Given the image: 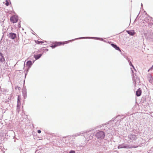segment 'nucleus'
Here are the masks:
<instances>
[{
    "mask_svg": "<svg viewBox=\"0 0 153 153\" xmlns=\"http://www.w3.org/2000/svg\"><path fill=\"white\" fill-rule=\"evenodd\" d=\"M4 58L2 54L1 53H0V61L3 62L4 61Z\"/></svg>",
    "mask_w": 153,
    "mask_h": 153,
    "instance_id": "10",
    "label": "nucleus"
},
{
    "mask_svg": "<svg viewBox=\"0 0 153 153\" xmlns=\"http://www.w3.org/2000/svg\"><path fill=\"white\" fill-rule=\"evenodd\" d=\"M42 56L41 54H39L37 55H35L34 56V57L36 59H37L40 58Z\"/></svg>",
    "mask_w": 153,
    "mask_h": 153,
    "instance_id": "9",
    "label": "nucleus"
},
{
    "mask_svg": "<svg viewBox=\"0 0 153 153\" xmlns=\"http://www.w3.org/2000/svg\"><path fill=\"white\" fill-rule=\"evenodd\" d=\"M18 18L17 16H13L10 18V21L13 23L16 22L18 21Z\"/></svg>",
    "mask_w": 153,
    "mask_h": 153,
    "instance_id": "3",
    "label": "nucleus"
},
{
    "mask_svg": "<svg viewBox=\"0 0 153 153\" xmlns=\"http://www.w3.org/2000/svg\"><path fill=\"white\" fill-rule=\"evenodd\" d=\"M69 42V41H66L63 42H56L52 45L51 46V47L53 48L58 46H60L62 45H64L65 44H67Z\"/></svg>",
    "mask_w": 153,
    "mask_h": 153,
    "instance_id": "2",
    "label": "nucleus"
},
{
    "mask_svg": "<svg viewBox=\"0 0 153 153\" xmlns=\"http://www.w3.org/2000/svg\"><path fill=\"white\" fill-rule=\"evenodd\" d=\"M96 137L100 140L103 139L105 136V133L103 131H99L96 134Z\"/></svg>",
    "mask_w": 153,
    "mask_h": 153,
    "instance_id": "1",
    "label": "nucleus"
},
{
    "mask_svg": "<svg viewBox=\"0 0 153 153\" xmlns=\"http://www.w3.org/2000/svg\"><path fill=\"white\" fill-rule=\"evenodd\" d=\"M126 31L127 33L130 35L133 36L135 33L134 30L131 31L127 30Z\"/></svg>",
    "mask_w": 153,
    "mask_h": 153,
    "instance_id": "8",
    "label": "nucleus"
},
{
    "mask_svg": "<svg viewBox=\"0 0 153 153\" xmlns=\"http://www.w3.org/2000/svg\"><path fill=\"white\" fill-rule=\"evenodd\" d=\"M8 36L9 38L13 39H15L16 37V34L12 33H10Z\"/></svg>",
    "mask_w": 153,
    "mask_h": 153,
    "instance_id": "4",
    "label": "nucleus"
},
{
    "mask_svg": "<svg viewBox=\"0 0 153 153\" xmlns=\"http://www.w3.org/2000/svg\"><path fill=\"white\" fill-rule=\"evenodd\" d=\"M118 149L120 148H126V146H122V145H120L118 147Z\"/></svg>",
    "mask_w": 153,
    "mask_h": 153,
    "instance_id": "13",
    "label": "nucleus"
},
{
    "mask_svg": "<svg viewBox=\"0 0 153 153\" xmlns=\"http://www.w3.org/2000/svg\"><path fill=\"white\" fill-rule=\"evenodd\" d=\"M132 66L133 67H134V66H133L132 65Z\"/></svg>",
    "mask_w": 153,
    "mask_h": 153,
    "instance_id": "18",
    "label": "nucleus"
},
{
    "mask_svg": "<svg viewBox=\"0 0 153 153\" xmlns=\"http://www.w3.org/2000/svg\"><path fill=\"white\" fill-rule=\"evenodd\" d=\"M18 101H19V99H18Z\"/></svg>",
    "mask_w": 153,
    "mask_h": 153,
    "instance_id": "19",
    "label": "nucleus"
},
{
    "mask_svg": "<svg viewBox=\"0 0 153 153\" xmlns=\"http://www.w3.org/2000/svg\"><path fill=\"white\" fill-rule=\"evenodd\" d=\"M31 65L32 62L30 61H28L27 63V65L29 67H30Z\"/></svg>",
    "mask_w": 153,
    "mask_h": 153,
    "instance_id": "12",
    "label": "nucleus"
},
{
    "mask_svg": "<svg viewBox=\"0 0 153 153\" xmlns=\"http://www.w3.org/2000/svg\"><path fill=\"white\" fill-rule=\"evenodd\" d=\"M153 69V65L150 68V69L148 70V71H149L150 70H152Z\"/></svg>",
    "mask_w": 153,
    "mask_h": 153,
    "instance_id": "15",
    "label": "nucleus"
},
{
    "mask_svg": "<svg viewBox=\"0 0 153 153\" xmlns=\"http://www.w3.org/2000/svg\"><path fill=\"white\" fill-rule=\"evenodd\" d=\"M35 42L37 44H42L44 43V42L42 41H39L38 40H35Z\"/></svg>",
    "mask_w": 153,
    "mask_h": 153,
    "instance_id": "11",
    "label": "nucleus"
},
{
    "mask_svg": "<svg viewBox=\"0 0 153 153\" xmlns=\"http://www.w3.org/2000/svg\"><path fill=\"white\" fill-rule=\"evenodd\" d=\"M142 94V91L140 88H139L136 92V95L137 96H140Z\"/></svg>",
    "mask_w": 153,
    "mask_h": 153,
    "instance_id": "6",
    "label": "nucleus"
},
{
    "mask_svg": "<svg viewBox=\"0 0 153 153\" xmlns=\"http://www.w3.org/2000/svg\"><path fill=\"white\" fill-rule=\"evenodd\" d=\"M129 138L132 140H135L137 139L136 136L133 134H131L130 135Z\"/></svg>",
    "mask_w": 153,
    "mask_h": 153,
    "instance_id": "5",
    "label": "nucleus"
},
{
    "mask_svg": "<svg viewBox=\"0 0 153 153\" xmlns=\"http://www.w3.org/2000/svg\"><path fill=\"white\" fill-rule=\"evenodd\" d=\"M111 45L116 50H118L120 51L121 52V50L120 49V48L119 47H117V45L114 44H111Z\"/></svg>",
    "mask_w": 153,
    "mask_h": 153,
    "instance_id": "7",
    "label": "nucleus"
},
{
    "mask_svg": "<svg viewBox=\"0 0 153 153\" xmlns=\"http://www.w3.org/2000/svg\"><path fill=\"white\" fill-rule=\"evenodd\" d=\"M5 2H6L5 3V5L7 6H8L9 5V3L8 1H7L6 0Z\"/></svg>",
    "mask_w": 153,
    "mask_h": 153,
    "instance_id": "14",
    "label": "nucleus"
},
{
    "mask_svg": "<svg viewBox=\"0 0 153 153\" xmlns=\"http://www.w3.org/2000/svg\"><path fill=\"white\" fill-rule=\"evenodd\" d=\"M37 132L38 133H40L41 132V131L40 130H38Z\"/></svg>",
    "mask_w": 153,
    "mask_h": 153,
    "instance_id": "17",
    "label": "nucleus"
},
{
    "mask_svg": "<svg viewBox=\"0 0 153 153\" xmlns=\"http://www.w3.org/2000/svg\"><path fill=\"white\" fill-rule=\"evenodd\" d=\"M69 153H75V152L74 151H71Z\"/></svg>",
    "mask_w": 153,
    "mask_h": 153,
    "instance_id": "16",
    "label": "nucleus"
}]
</instances>
